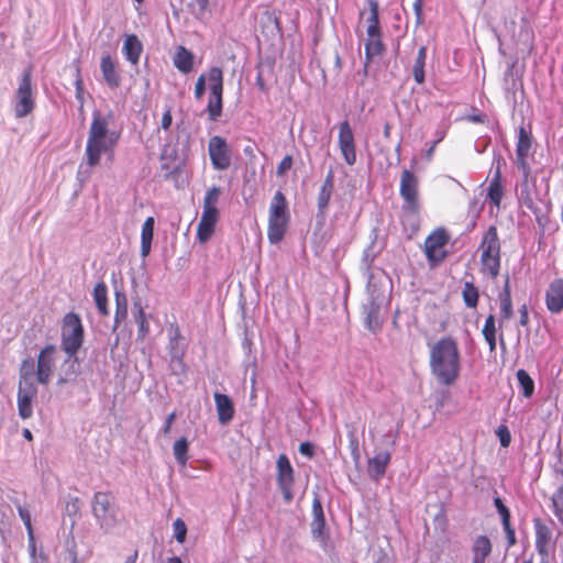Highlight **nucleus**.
<instances>
[{
    "label": "nucleus",
    "instance_id": "4",
    "mask_svg": "<svg viewBox=\"0 0 563 563\" xmlns=\"http://www.w3.org/2000/svg\"><path fill=\"white\" fill-rule=\"evenodd\" d=\"M477 252L479 254V273L496 279L501 266V242L495 225H490L484 232Z\"/></svg>",
    "mask_w": 563,
    "mask_h": 563
},
{
    "label": "nucleus",
    "instance_id": "13",
    "mask_svg": "<svg viewBox=\"0 0 563 563\" xmlns=\"http://www.w3.org/2000/svg\"><path fill=\"white\" fill-rule=\"evenodd\" d=\"M277 466V484L282 490L284 500L290 503L294 499V468L286 454H280L276 462Z\"/></svg>",
    "mask_w": 563,
    "mask_h": 563
},
{
    "label": "nucleus",
    "instance_id": "41",
    "mask_svg": "<svg viewBox=\"0 0 563 563\" xmlns=\"http://www.w3.org/2000/svg\"><path fill=\"white\" fill-rule=\"evenodd\" d=\"M189 8L195 18L201 21L210 13L209 0H191Z\"/></svg>",
    "mask_w": 563,
    "mask_h": 563
},
{
    "label": "nucleus",
    "instance_id": "20",
    "mask_svg": "<svg viewBox=\"0 0 563 563\" xmlns=\"http://www.w3.org/2000/svg\"><path fill=\"white\" fill-rule=\"evenodd\" d=\"M501 163L503 159L500 158L496 162V166L493 172V176L489 181L487 192V198L489 199L490 203L496 208L500 207V202L504 197V186L501 180Z\"/></svg>",
    "mask_w": 563,
    "mask_h": 563
},
{
    "label": "nucleus",
    "instance_id": "6",
    "mask_svg": "<svg viewBox=\"0 0 563 563\" xmlns=\"http://www.w3.org/2000/svg\"><path fill=\"white\" fill-rule=\"evenodd\" d=\"M290 214L285 195L277 190L272 198L268 209L267 238L272 244L279 243L288 229Z\"/></svg>",
    "mask_w": 563,
    "mask_h": 563
},
{
    "label": "nucleus",
    "instance_id": "24",
    "mask_svg": "<svg viewBox=\"0 0 563 563\" xmlns=\"http://www.w3.org/2000/svg\"><path fill=\"white\" fill-rule=\"evenodd\" d=\"M217 413H218V420L221 424L229 423L235 413L234 405L231 400V398L221 393H214L213 395Z\"/></svg>",
    "mask_w": 563,
    "mask_h": 563
},
{
    "label": "nucleus",
    "instance_id": "38",
    "mask_svg": "<svg viewBox=\"0 0 563 563\" xmlns=\"http://www.w3.org/2000/svg\"><path fill=\"white\" fill-rule=\"evenodd\" d=\"M462 297L466 307L472 309L476 308L479 298L478 288L471 282L464 283Z\"/></svg>",
    "mask_w": 563,
    "mask_h": 563
},
{
    "label": "nucleus",
    "instance_id": "57",
    "mask_svg": "<svg viewBox=\"0 0 563 563\" xmlns=\"http://www.w3.org/2000/svg\"><path fill=\"white\" fill-rule=\"evenodd\" d=\"M520 324L521 325H527L528 322H529V314H528V308H527V305H522V307L520 308Z\"/></svg>",
    "mask_w": 563,
    "mask_h": 563
},
{
    "label": "nucleus",
    "instance_id": "15",
    "mask_svg": "<svg viewBox=\"0 0 563 563\" xmlns=\"http://www.w3.org/2000/svg\"><path fill=\"white\" fill-rule=\"evenodd\" d=\"M536 549L542 558H548L555 548L552 528L540 518L533 519Z\"/></svg>",
    "mask_w": 563,
    "mask_h": 563
},
{
    "label": "nucleus",
    "instance_id": "43",
    "mask_svg": "<svg viewBox=\"0 0 563 563\" xmlns=\"http://www.w3.org/2000/svg\"><path fill=\"white\" fill-rule=\"evenodd\" d=\"M18 512L27 530V534H29V539H30V543H31V548H32V553L34 555L35 554V543H34V534H33L31 515H30L29 510L22 506L18 507Z\"/></svg>",
    "mask_w": 563,
    "mask_h": 563
},
{
    "label": "nucleus",
    "instance_id": "46",
    "mask_svg": "<svg viewBox=\"0 0 563 563\" xmlns=\"http://www.w3.org/2000/svg\"><path fill=\"white\" fill-rule=\"evenodd\" d=\"M494 505L501 518V523H503V527L506 526V525H510V511L508 509V507L504 504V501L501 500L500 497H496L494 499Z\"/></svg>",
    "mask_w": 563,
    "mask_h": 563
},
{
    "label": "nucleus",
    "instance_id": "23",
    "mask_svg": "<svg viewBox=\"0 0 563 563\" xmlns=\"http://www.w3.org/2000/svg\"><path fill=\"white\" fill-rule=\"evenodd\" d=\"M218 220L219 212L202 211L197 227V240L200 243H206L212 236Z\"/></svg>",
    "mask_w": 563,
    "mask_h": 563
},
{
    "label": "nucleus",
    "instance_id": "19",
    "mask_svg": "<svg viewBox=\"0 0 563 563\" xmlns=\"http://www.w3.org/2000/svg\"><path fill=\"white\" fill-rule=\"evenodd\" d=\"M390 460L391 454L388 451L378 452L373 457L368 459L366 467L368 476L373 481L379 482L384 477Z\"/></svg>",
    "mask_w": 563,
    "mask_h": 563
},
{
    "label": "nucleus",
    "instance_id": "63",
    "mask_svg": "<svg viewBox=\"0 0 563 563\" xmlns=\"http://www.w3.org/2000/svg\"><path fill=\"white\" fill-rule=\"evenodd\" d=\"M23 437H24L27 441H32V440H33L32 432H31L29 429H24V430H23Z\"/></svg>",
    "mask_w": 563,
    "mask_h": 563
},
{
    "label": "nucleus",
    "instance_id": "30",
    "mask_svg": "<svg viewBox=\"0 0 563 563\" xmlns=\"http://www.w3.org/2000/svg\"><path fill=\"white\" fill-rule=\"evenodd\" d=\"M492 553V543L488 537L478 536L473 544V563H485Z\"/></svg>",
    "mask_w": 563,
    "mask_h": 563
},
{
    "label": "nucleus",
    "instance_id": "17",
    "mask_svg": "<svg viewBox=\"0 0 563 563\" xmlns=\"http://www.w3.org/2000/svg\"><path fill=\"white\" fill-rule=\"evenodd\" d=\"M114 495L110 490L96 492L91 508L93 516L100 521L104 522L110 517H113Z\"/></svg>",
    "mask_w": 563,
    "mask_h": 563
},
{
    "label": "nucleus",
    "instance_id": "14",
    "mask_svg": "<svg viewBox=\"0 0 563 563\" xmlns=\"http://www.w3.org/2000/svg\"><path fill=\"white\" fill-rule=\"evenodd\" d=\"M338 145L344 162L350 166L354 165L356 163V146L354 134L347 120L339 124Z\"/></svg>",
    "mask_w": 563,
    "mask_h": 563
},
{
    "label": "nucleus",
    "instance_id": "64",
    "mask_svg": "<svg viewBox=\"0 0 563 563\" xmlns=\"http://www.w3.org/2000/svg\"><path fill=\"white\" fill-rule=\"evenodd\" d=\"M167 563H183L178 556H173L167 560Z\"/></svg>",
    "mask_w": 563,
    "mask_h": 563
},
{
    "label": "nucleus",
    "instance_id": "3",
    "mask_svg": "<svg viewBox=\"0 0 563 563\" xmlns=\"http://www.w3.org/2000/svg\"><path fill=\"white\" fill-rule=\"evenodd\" d=\"M85 341V328L81 318L76 312H67L60 324V347L67 355L64 360L57 383L59 385L73 380L77 374V353Z\"/></svg>",
    "mask_w": 563,
    "mask_h": 563
},
{
    "label": "nucleus",
    "instance_id": "22",
    "mask_svg": "<svg viewBox=\"0 0 563 563\" xmlns=\"http://www.w3.org/2000/svg\"><path fill=\"white\" fill-rule=\"evenodd\" d=\"M312 516L313 518L310 525L311 534L314 539L324 542L328 539L325 536V518L322 504L318 498H314L312 501Z\"/></svg>",
    "mask_w": 563,
    "mask_h": 563
},
{
    "label": "nucleus",
    "instance_id": "9",
    "mask_svg": "<svg viewBox=\"0 0 563 563\" xmlns=\"http://www.w3.org/2000/svg\"><path fill=\"white\" fill-rule=\"evenodd\" d=\"M34 107L32 67L30 66L23 71L15 92L14 114L16 118H24L34 110Z\"/></svg>",
    "mask_w": 563,
    "mask_h": 563
},
{
    "label": "nucleus",
    "instance_id": "26",
    "mask_svg": "<svg viewBox=\"0 0 563 563\" xmlns=\"http://www.w3.org/2000/svg\"><path fill=\"white\" fill-rule=\"evenodd\" d=\"M366 42H365V63L364 69L366 70L368 64L374 57L380 56L385 51V45L382 41V31L374 32L373 34L366 33Z\"/></svg>",
    "mask_w": 563,
    "mask_h": 563
},
{
    "label": "nucleus",
    "instance_id": "48",
    "mask_svg": "<svg viewBox=\"0 0 563 563\" xmlns=\"http://www.w3.org/2000/svg\"><path fill=\"white\" fill-rule=\"evenodd\" d=\"M175 538L179 543H183L186 539L187 527L181 519L174 521Z\"/></svg>",
    "mask_w": 563,
    "mask_h": 563
},
{
    "label": "nucleus",
    "instance_id": "11",
    "mask_svg": "<svg viewBox=\"0 0 563 563\" xmlns=\"http://www.w3.org/2000/svg\"><path fill=\"white\" fill-rule=\"evenodd\" d=\"M399 194L404 200V208L411 213L419 210V179L413 172L404 169L400 176Z\"/></svg>",
    "mask_w": 563,
    "mask_h": 563
},
{
    "label": "nucleus",
    "instance_id": "31",
    "mask_svg": "<svg viewBox=\"0 0 563 563\" xmlns=\"http://www.w3.org/2000/svg\"><path fill=\"white\" fill-rule=\"evenodd\" d=\"M194 54L184 46H179L174 55V66L181 73L188 74L194 68Z\"/></svg>",
    "mask_w": 563,
    "mask_h": 563
},
{
    "label": "nucleus",
    "instance_id": "39",
    "mask_svg": "<svg viewBox=\"0 0 563 563\" xmlns=\"http://www.w3.org/2000/svg\"><path fill=\"white\" fill-rule=\"evenodd\" d=\"M174 456L177 463L181 466H186L188 461L189 442L183 437L178 439L173 446Z\"/></svg>",
    "mask_w": 563,
    "mask_h": 563
},
{
    "label": "nucleus",
    "instance_id": "18",
    "mask_svg": "<svg viewBox=\"0 0 563 563\" xmlns=\"http://www.w3.org/2000/svg\"><path fill=\"white\" fill-rule=\"evenodd\" d=\"M545 305L551 313L563 311V278L552 280L545 291Z\"/></svg>",
    "mask_w": 563,
    "mask_h": 563
},
{
    "label": "nucleus",
    "instance_id": "54",
    "mask_svg": "<svg viewBox=\"0 0 563 563\" xmlns=\"http://www.w3.org/2000/svg\"><path fill=\"white\" fill-rule=\"evenodd\" d=\"M173 122L170 108L166 109L162 117V129L168 131Z\"/></svg>",
    "mask_w": 563,
    "mask_h": 563
},
{
    "label": "nucleus",
    "instance_id": "12",
    "mask_svg": "<svg viewBox=\"0 0 563 563\" xmlns=\"http://www.w3.org/2000/svg\"><path fill=\"white\" fill-rule=\"evenodd\" d=\"M450 235L444 228L433 230L424 240V254L429 262H442L446 252L443 251L444 246L449 243Z\"/></svg>",
    "mask_w": 563,
    "mask_h": 563
},
{
    "label": "nucleus",
    "instance_id": "10",
    "mask_svg": "<svg viewBox=\"0 0 563 563\" xmlns=\"http://www.w3.org/2000/svg\"><path fill=\"white\" fill-rule=\"evenodd\" d=\"M208 155L216 170H227L232 164V150L223 136L213 135L209 139Z\"/></svg>",
    "mask_w": 563,
    "mask_h": 563
},
{
    "label": "nucleus",
    "instance_id": "58",
    "mask_svg": "<svg viewBox=\"0 0 563 563\" xmlns=\"http://www.w3.org/2000/svg\"><path fill=\"white\" fill-rule=\"evenodd\" d=\"M137 558H139V552H137V550H134V551H132V553L130 555L126 556L124 563H136Z\"/></svg>",
    "mask_w": 563,
    "mask_h": 563
},
{
    "label": "nucleus",
    "instance_id": "7",
    "mask_svg": "<svg viewBox=\"0 0 563 563\" xmlns=\"http://www.w3.org/2000/svg\"><path fill=\"white\" fill-rule=\"evenodd\" d=\"M210 96L207 103L208 119L217 121L222 115L224 79L220 67H211L208 71Z\"/></svg>",
    "mask_w": 563,
    "mask_h": 563
},
{
    "label": "nucleus",
    "instance_id": "8",
    "mask_svg": "<svg viewBox=\"0 0 563 563\" xmlns=\"http://www.w3.org/2000/svg\"><path fill=\"white\" fill-rule=\"evenodd\" d=\"M58 350L55 344H46L37 354L34 363L35 384L47 386L54 375Z\"/></svg>",
    "mask_w": 563,
    "mask_h": 563
},
{
    "label": "nucleus",
    "instance_id": "2",
    "mask_svg": "<svg viewBox=\"0 0 563 563\" xmlns=\"http://www.w3.org/2000/svg\"><path fill=\"white\" fill-rule=\"evenodd\" d=\"M112 120V112L107 114H102L98 110L92 112L85 148L86 164L91 168L100 164L102 154L113 155L118 145L121 131L110 129Z\"/></svg>",
    "mask_w": 563,
    "mask_h": 563
},
{
    "label": "nucleus",
    "instance_id": "25",
    "mask_svg": "<svg viewBox=\"0 0 563 563\" xmlns=\"http://www.w3.org/2000/svg\"><path fill=\"white\" fill-rule=\"evenodd\" d=\"M498 300L500 308L499 327H501L505 320H509L514 316L510 277L508 274L505 277V283L503 286V290L498 295Z\"/></svg>",
    "mask_w": 563,
    "mask_h": 563
},
{
    "label": "nucleus",
    "instance_id": "37",
    "mask_svg": "<svg viewBox=\"0 0 563 563\" xmlns=\"http://www.w3.org/2000/svg\"><path fill=\"white\" fill-rule=\"evenodd\" d=\"M483 336L493 352L496 349V320L494 314H489L482 329Z\"/></svg>",
    "mask_w": 563,
    "mask_h": 563
},
{
    "label": "nucleus",
    "instance_id": "59",
    "mask_svg": "<svg viewBox=\"0 0 563 563\" xmlns=\"http://www.w3.org/2000/svg\"><path fill=\"white\" fill-rule=\"evenodd\" d=\"M413 9L419 20L422 12V0H416L413 3Z\"/></svg>",
    "mask_w": 563,
    "mask_h": 563
},
{
    "label": "nucleus",
    "instance_id": "42",
    "mask_svg": "<svg viewBox=\"0 0 563 563\" xmlns=\"http://www.w3.org/2000/svg\"><path fill=\"white\" fill-rule=\"evenodd\" d=\"M219 196H220L219 187L214 186V187L210 188L203 198V211L219 212V210L217 208Z\"/></svg>",
    "mask_w": 563,
    "mask_h": 563
},
{
    "label": "nucleus",
    "instance_id": "21",
    "mask_svg": "<svg viewBox=\"0 0 563 563\" xmlns=\"http://www.w3.org/2000/svg\"><path fill=\"white\" fill-rule=\"evenodd\" d=\"M334 191V173L332 169H330L325 178L323 180V184L318 192L317 197V206H318V214L319 216H325L327 210L329 208V203L331 200V197Z\"/></svg>",
    "mask_w": 563,
    "mask_h": 563
},
{
    "label": "nucleus",
    "instance_id": "27",
    "mask_svg": "<svg viewBox=\"0 0 563 563\" xmlns=\"http://www.w3.org/2000/svg\"><path fill=\"white\" fill-rule=\"evenodd\" d=\"M100 69L107 85L112 88H119L121 85V77L117 70L115 63L112 57L107 54L101 57Z\"/></svg>",
    "mask_w": 563,
    "mask_h": 563
},
{
    "label": "nucleus",
    "instance_id": "29",
    "mask_svg": "<svg viewBox=\"0 0 563 563\" xmlns=\"http://www.w3.org/2000/svg\"><path fill=\"white\" fill-rule=\"evenodd\" d=\"M345 428L347 430V439H349V445L351 449V453L357 460L360 457V441H358L357 432H358V429H361L362 433H364V430H365V424L362 421V417L358 415L357 421L346 423Z\"/></svg>",
    "mask_w": 563,
    "mask_h": 563
},
{
    "label": "nucleus",
    "instance_id": "51",
    "mask_svg": "<svg viewBox=\"0 0 563 563\" xmlns=\"http://www.w3.org/2000/svg\"><path fill=\"white\" fill-rule=\"evenodd\" d=\"M497 435L499 437L501 446L507 448L510 444L511 437H510V432L506 426H500L498 428Z\"/></svg>",
    "mask_w": 563,
    "mask_h": 563
},
{
    "label": "nucleus",
    "instance_id": "60",
    "mask_svg": "<svg viewBox=\"0 0 563 563\" xmlns=\"http://www.w3.org/2000/svg\"><path fill=\"white\" fill-rule=\"evenodd\" d=\"M256 85H257L260 90H262V91L266 90V85H265V81H264V79H263L261 74H258L257 77H256Z\"/></svg>",
    "mask_w": 563,
    "mask_h": 563
},
{
    "label": "nucleus",
    "instance_id": "52",
    "mask_svg": "<svg viewBox=\"0 0 563 563\" xmlns=\"http://www.w3.org/2000/svg\"><path fill=\"white\" fill-rule=\"evenodd\" d=\"M75 87H76V98L82 102L84 101V82L80 76V70L77 68V76L75 80Z\"/></svg>",
    "mask_w": 563,
    "mask_h": 563
},
{
    "label": "nucleus",
    "instance_id": "28",
    "mask_svg": "<svg viewBox=\"0 0 563 563\" xmlns=\"http://www.w3.org/2000/svg\"><path fill=\"white\" fill-rule=\"evenodd\" d=\"M122 51L125 58L132 65H137L143 52V45L135 34H129L125 36Z\"/></svg>",
    "mask_w": 563,
    "mask_h": 563
},
{
    "label": "nucleus",
    "instance_id": "56",
    "mask_svg": "<svg viewBox=\"0 0 563 563\" xmlns=\"http://www.w3.org/2000/svg\"><path fill=\"white\" fill-rule=\"evenodd\" d=\"M299 452L302 454V455H306L308 457H312L313 456V446L311 443L309 442H302L300 443L299 445Z\"/></svg>",
    "mask_w": 563,
    "mask_h": 563
},
{
    "label": "nucleus",
    "instance_id": "44",
    "mask_svg": "<svg viewBox=\"0 0 563 563\" xmlns=\"http://www.w3.org/2000/svg\"><path fill=\"white\" fill-rule=\"evenodd\" d=\"M135 321L137 323V340L143 341L146 335L150 333V324L146 319V313L143 308H140L136 316Z\"/></svg>",
    "mask_w": 563,
    "mask_h": 563
},
{
    "label": "nucleus",
    "instance_id": "36",
    "mask_svg": "<svg viewBox=\"0 0 563 563\" xmlns=\"http://www.w3.org/2000/svg\"><path fill=\"white\" fill-rule=\"evenodd\" d=\"M369 7V13L367 16V29L366 33L373 34L374 32H380L379 25V7L376 0H367Z\"/></svg>",
    "mask_w": 563,
    "mask_h": 563
},
{
    "label": "nucleus",
    "instance_id": "34",
    "mask_svg": "<svg viewBox=\"0 0 563 563\" xmlns=\"http://www.w3.org/2000/svg\"><path fill=\"white\" fill-rule=\"evenodd\" d=\"M426 60H427V47L421 46L418 49L417 56H416L413 65H412V76H413L415 81L418 85H422L426 80V78H424Z\"/></svg>",
    "mask_w": 563,
    "mask_h": 563
},
{
    "label": "nucleus",
    "instance_id": "47",
    "mask_svg": "<svg viewBox=\"0 0 563 563\" xmlns=\"http://www.w3.org/2000/svg\"><path fill=\"white\" fill-rule=\"evenodd\" d=\"M378 314V306L372 305L366 316L367 328L372 331H375L379 327Z\"/></svg>",
    "mask_w": 563,
    "mask_h": 563
},
{
    "label": "nucleus",
    "instance_id": "16",
    "mask_svg": "<svg viewBox=\"0 0 563 563\" xmlns=\"http://www.w3.org/2000/svg\"><path fill=\"white\" fill-rule=\"evenodd\" d=\"M531 145V132L528 131L526 128L520 126L518 130V140L516 145V164L518 168L522 170L525 177H528L530 174V166L528 164L527 157L529 155Z\"/></svg>",
    "mask_w": 563,
    "mask_h": 563
},
{
    "label": "nucleus",
    "instance_id": "50",
    "mask_svg": "<svg viewBox=\"0 0 563 563\" xmlns=\"http://www.w3.org/2000/svg\"><path fill=\"white\" fill-rule=\"evenodd\" d=\"M207 79L208 75L201 74L196 81L194 93L197 100H200L205 95Z\"/></svg>",
    "mask_w": 563,
    "mask_h": 563
},
{
    "label": "nucleus",
    "instance_id": "32",
    "mask_svg": "<svg viewBox=\"0 0 563 563\" xmlns=\"http://www.w3.org/2000/svg\"><path fill=\"white\" fill-rule=\"evenodd\" d=\"M93 300L99 313L102 317L110 314L108 308V287L103 282L97 283L93 287Z\"/></svg>",
    "mask_w": 563,
    "mask_h": 563
},
{
    "label": "nucleus",
    "instance_id": "53",
    "mask_svg": "<svg viewBox=\"0 0 563 563\" xmlns=\"http://www.w3.org/2000/svg\"><path fill=\"white\" fill-rule=\"evenodd\" d=\"M504 530L506 533L508 547H514L517 543V539L515 529L512 528L511 523L504 526Z\"/></svg>",
    "mask_w": 563,
    "mask_h": 563
},
{
    "label": "nucleus",
    "instance_id": "45",
    "mask_svg": "<svg viewBox=\"0 0 563 563\" xmlns=\"http://www.w3.org/2000/svg\"><path fill=\"white\" fill-rule=\"evenodd\" d=\"M552 509L558 520L563 526V486L558 488L552 495Z\"/></svg>",
    "mask_w": 563,
    "mask_h": 563
},
{
    "label": "nucleus",
    "instance_id": "49",
    "mask_svg": "<svg viewBox=\"0 0 563 563\" xmlns=\"http://www.w3.org/2000/svg\"><path fill=\"white\" fill-rule=\"evenodd\" d=\"M294 165L291 155H286L277 166L276 174L278 177H283Z\"/></svg>",
    "mask_w": 563,
    "mask_h": 563
},
{
    "label": "nucleus",
    "instance_id": "35",
    "mask_svg": "<svg viewBox=\"0 0 563 563\" xmlns=\"http://www.w3.org/2000/svg\"><path fill=\"white\" fill-rule=\"evenodd\" d=\"M114 299L115 312L113 329L115 330L128 317V298L123 291L117 290L114 294Z\"/></svg>",
    "mask_w": 563,
    "mask_h": 563
},
{
    "label": "nucleus",
    "instance_id": "61",
    "mask_svg": "<svg viewBox=\"0 0 563 563\" xmlns=\"http://www.w3.org/2000/svg\"><path fill=\"white\" fill-rule=\"evenodd\" d=\"M472 121L483 123L485 121V115L484 114L474 115V117H472Z\"/></svg>",
    "mask_w": 563,
    "mask_h": 563
},
{
    "label": "nucleus",
    "instance_id": "62",
    "mask_svg": "<svg viewBox=\"0 0 563 563\" xmlns=\"http://www.w3.org/2000/svg\"><path fill=\"white\" fill-rule=\"evenodd\" d=\"M390 129H391V128H390V124H389V123H386V124L384 125V136H385L386 139H389V137H390Z\"/></svg>",
    "mask_w": 563,
    "mask_h": 563
},
{
    "label": "nucleus",
    "instance_id": "33",
    "mask_svg": "<svg viewBox=\"0 0 563 563\" xmlns=\"http://www.w3.org/2000/svg\"><path fill=\"white\" fill-rule=\"evenodd\" d=\"M155 220L153 217L146 218L142 225L141 231V254L143 257L147 256L151 251L152 240L154 235Z\"/></svg>",
    "mask_w": 563,
    "mask_h": 563
},
{
    "label": "nucleus",
    "instance_id": "5",
    "mask_svg": "<svg viewBox=\"0 0 563 563\" xmlns=\"http://www.w3.org/2000/svg\"><path fill=\"white\" fill-rule=\"evenodd\" d=\"M36 395L37 386L34 379V361L29 357L21 362L19 368L18 411L22 419L32 417V402Z\"/></svg>",
    "mask_w": 563,
    "mask_h": 563
},
{
    "label": "nucleus",
    "instance_id": "1",
    "mask_svg": "<svg viewBox=\"0 0 563 563\" xmlns=\"http://www.w3.org/2000/svg\"><path fill=\"white\" fill-rule=\"evenodd\" d=\"M429 367L439 385L449 387L459 380L462 361L455 339L443 336L430 346Z\"/></svg>",
    "mask_w": 563,
    "mask_h": 563
},
{
    "label": "nucleus",
    "instance_id": "40",
    "mask_svg": "<svg viewBox=\"0 0 563 563\" xmlns=\"http://www.w3.org/2000/svg\"><path fill=\"white\" fill-rule=\"evenodd\" d=\"M517 378H518L519 385L522 389V395L526 398H530L534 391V383H533L532 378L525 369H519L517 372Z\"/></svg>",
    "mask_w": 563,
    "mask_h": 563
},
{
    "label": "nucleus",
    "instance_id": "55",
    "mask_svg": "<svg viewBox=\"0 0 563 563\" xmlns=\"http://www.w3.org/2000/svg\"><path fill=\"white\" fill-rule=\"evenodd\" d=\"M177 415L175 411L170 412L166 419H165V423L163 426V432L164 434H168L170 432V429H172V426L176 419Z\"/></svg>",
    "mask_w": 563,
    "mask_h": 563
}]
</instances>
